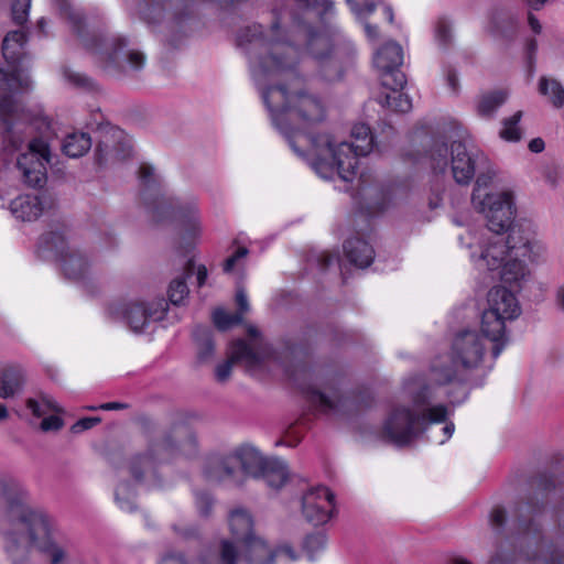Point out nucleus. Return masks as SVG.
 <instances>
[{"mask_svg": "<svg viewBox=\"0 0 564 564\" xmlns=\"http://www.w3.org/2000/svg\"><path fill=\"white\" fill-rule=\"evenodd\" d=\"M536 50H538V44H536L535 37H530L525 44V56H527L529 76H533V74H534Z\"/></svg>", "mask_w": 564, "mask_h": 564, "instance_id": "nucleus-59", "label": "nucleus"}, {"mask_svg": "<svg viewBox=\"0 0 564 564\" xmlns=\"http://www.w3.org/2000/svg\"><path fill=\"white\" fill-rule=\"evenodd\" d=\"M343 247L348 261L357 268L366 269L375 260V249L364 238H349L344 242Z\"/></svg>", "mask_w": 564, "mask_h": 564, "instance_id": "nucleus-28", "label": "nucleus"}, {"mask_svg": "<svg viewBox=\"0 0 564 564\" xmlns=\"http://www.w3.org/2000/svg\"><path fill=\"white\" fill-rule=\"evenodd\" d=\"M186 37H161L160 59L169 62L187 47Z\"/></svg>", "mask_w": 564, "mask_h": 564, "instance_id": "nucleus-46", "label": "nucleus"}, {"mask_svg": "<svg viewBox=\"0 0 564 564\" xmlns=\"http://www.w3.org/2000/svg\"><path fill=\"white\" fill-rule=\"evenodd\" d=\"M435 382L438 386H444L455 382L456 384L447 391V397L453 405L463 403L469 395V391L473 388L484 386L486 373L478 379L468 378L454 369L453 366L447 365L438 367L437 365L432 366Z\"/></svg>", "mask_w": 564, "mask_h": 564, "instance_id": "nucleus-20", "label": "nucleus"}, {"mask_svg": "<svg viewBox=\"0 0 564 564\" xmlns=\"http://www.w3.org/2000/svg\"><path fill=\"white\" fill-rule=\"evenodd\" d=\"M101 422V419L99 416H87V417H83V419H79L78 421H76L72 427H70V431L75 434L77 433H80L83 431H86V430H89V429H93L94 426H96L97 424H99Z\"/></svg>", "mask_w": 564, "mask_h": 564, "instance_id": "nucleus-61", "label": "nucleus"}, {"mask_svg": "<svg viewBox=\"0 0 564 564\" xmlns=\"http://www.w3.org/2000/svg\"><path fill=\"white\" fill-rule=\"evenodd\" d=\"M184 270V275L172 280L167 289L169 301L173 305H180L188 296L189 290L186 279L194 273L195 262L193 259L186 261Z\"/></svg>", "mask_w": 564, "mask_h": 564, "instance_id": "nucleus-38", "label": "nucleus"}, {"mask_svg": "<svg viewBox=\"0 0 564 564\" xmlns=\"http://www.w3.org/2000/svg\"><path fill=\"white\" fill-rule=\"evenodd\" d=\"M382 85L392 91L387 94L381 100L383 106L392 109L394 112L406 113L412 109V100L409 95L402 93L403 87L393 86V80L383 79Z\"/></svg>", "mask_w": 564, "mask_h": 564, "instance_id": "nucleus-39", "label": "nucleus"}, {"mask_svg": "<svg viewBox=\"0 0 564 564\" xmlns=\"http://www.w3.org/2000/svg\"><path fill=\"white\" fill-rule=\"evenodd\" d=\"M248 253H249L248 248H246V247L238 248L230 257H228L224 261L223 271L225 273H231L234 268L236 267L237 262L240 259L247 257Z\"/></svg>", "mask_w": 564, "mask_h": 564, "instance_id": "nucleus-60", "label": "nucleus"}, {"mask_svg": "<svg viewBox=\"0 0 564 564\" xmlns=\"http://www.w3.org/2000/svg\"><path fill=\"white\" fill-rule=\"evenodd\" d=\"M185 446L196 448V436L192 427L185 422H176L164 432L160 440H149L148 448L142 453H135L128 462L131 477L138 484L150 488L162 486L159 474L160 465L173 457Z\"/></svg>", "mask_w": 564, "mask_h": 564, "instance_id": "nucleus-6", "label": "nucleus"}, {"mask_svg": "<svg viewBox=\"0 0 564 564\" xmlns=\"http://www.w3.org/2000/svg\"><path fill=\"white\" fill-rule=\"evenodd\" d=\"M304 39V51H300L293 43L288 41V37H279L278 41L288 43L293 46L299 53V59L302 54H308L318 63L326 62L333 52V37H303Z\"/></svg>", "mask_w": 564, "mask_h": 564, "instance_id": "nucleus-30", "label": "nucleus"}, {"mask_svg": "<svg viewBox=\"0 0 564 564\" xmlns=\"http://www.w3.org/2000/svg\"><path fill=\"white\" fill-rule=\"evenodd\" d=\"M507 99L508 91L505 89L487 91L479 97L476 107L477 113L482 118L491 119Z\"/></svg>", "mask_w": 564, "mask_h": 564, "instance_id": "nucleus-36", "label": "nucleus"}, {"mask_svg": "<svg viewBox=\"0 0 564 564\" xmlns=\"http://www.w3.org/2000/svg\"><path fill=\"white\" fill-rule=\"evenodd\" d=\"M229 528L232 542L238 546L247 539L257 535L253 530V519L243 509L232 510L229 514Z\"/></svg>", "mask_w": 564, "mask_h": 564, "instance_id": "nucleus-29", "label": "nucleus"}, {"mask_svg": "<svg viewBox=\"0 0 564 564\" xmlns=\"http://www.w3.org/2000/svg\"><path fill=\"white\" fill-rule=\"evenodd\" d=\"M197 510L202 517H208L214 506V498L207 491H197L195 494Z\"/></svg>", "mask_w": 564, "mask_h": 564, "instance_id": "nucleus-54", "label": "nucleus"}, {"mask_svg": "<svg viewBox=\"0 0 564 564\" xmlns=\"http://www.w3.org/2000/svg\"><path fill=\"white\" fill-rule=\"evenodd\" d=\"M159 564H188V562L184 553L170 551L162 555Z\"/></svg>", "mask_w": 564, "mask_h": 564, "instance_id": "nucleus-62", "label": "nucleus"}, {"mask_svg": "<svg viewBox=\"0 0 564 564\" xmlns=\"http://www.w3.org/2000/svg\"><path fill=\"white\" fill-rule=\"evenodd\" d=\"M91 137L87 132H72L67 134L62 144L63 153L68 158L83 156L91 148Z\"/></svg>", "mask_w": 564, "mask_h": 564, "instance_id": "nucleus-37", "label": "nucleus"}, {"mask_svg": "<svg viewBox=\"0 0 564 564\" xmlns=\"http://www.w3.org/2000/svg\"><path fill=\"white\" fill-rule=\"evenodd\" d=\"M335 512V495L326 486H316L302 496V513L313 525L328 522Z\"/></svg>", "mask_w": 564, "mask_h": 564, "instance_id": "nucleus-18", "label": "nucleus"}, {"mask_svg": "<svg viewBox=\"0 0 564 564\" xmlns=\"http://www.w3.org/2000/svg\"><path fill=\"white\" fill-rule=\"evenodd\" d=\"M4 523L8 539L7 551L13 562L30 556L35 544V512L22 492H7L4 496Z\"/></svg>", "mask_w": 564, "mask_h": 564, "instance_id": "nucleus-9", "label": "nucleus"}, {"mask_svg": "<svg viewBox=\"0 0 564 564\" xmlns=\"http://www.w3.org/2000/svg\"><path fill=\"white\" fill-rule=\"evenodd\" d=\"M254 467L252 471H247V476L254 479H263L268 487L280 489L289 478V468L284 460L280 458H267L253 447Z\"/></svg>", "mask_w": 564, "mask_h": 564, "instance_id": "nucleus-23", "label": "nucleus"}, {"mask_svg": "<svg viewBox=\"0 0 564 564\" xmlns=\"http://www.w3.org/2000/svg\"><path fill=\"white\" fill-rule=\"evenodd\" d=\"M10 210L17 220L32 224L35 220V196L25 194L15 197L10 203Z\"/></svg>", "mask_w": 564, "mask_h": 564, "instance_id": "nucleus-42", "label": "nucleus"}, {"mask_svg": "<svg viewBox=\"0 0 564 564\" xmlns=\"http://www.w3.org/2000/svg\"><path fill=\"white\" fill-rule=\"evenodd\" d=\"M173 532L180 536L181 539L187 541L192 539H197L199 533L198 529L192 524H172Z\"/></svg>", "mask_w": 564, "mask_h": 564, "instance_id": "nucleus-57", "label": "nucleus"}, {"mask_svg": "<svg viewBox=\"0 0 564 564\" xmlns=\"http://www.w3.org/2000/svg\"><path fill=\"white\" fill-rule=\"evenodd\" d=\"M354 142H340L336 147L330 139V145L323 148V156L334 166L340 180L351 183L357 175L358 160L368 155L375 144L371 129L366 123H357L351 129Z\"/></svg>", "mask_w": 564, "mask_h": 564, "instance_id": "nucleus-12", "label": "nucleus"}, {"mask_svg": "<svg viewBox=\"0 0 564 564\" xmlns=\"http://www.w3.org/2000/svg\"><path fill=\"white\" fill-rule=\"evenodd\" d=\"M91 130L97 139L95 161L99 167L115 165L131 158L132 142L122 129L102 121Z\"/></svg>", "mask_w": 564, "mask_h": 564, "instance_id": "nucleus-16", "label": "nucleus"}, {"mask_svg": "<svg viewBox=\"0 0 564 564\" xmlns=\"http://www.w3.org/2000/svg\"><path fill=\"white\" fill-rule=\"evenodd\" d=\"M530 252V241L520 239L516 242L514 231L512 230L507 239L497 238L488 245L481 252V259L486 261L488 270L495 271L499 269L507 257L511 259L513 256L525 258Z\"/></svg>", "mask_w": 564, "mask_h": 564, "instance_id": "nucleus-22", "label": "nucleus"}, {"mask_svg": "<svg viewBox=\"0 0 564 564\" xmlns=\"http://www.w3.org/2000/svg\"><path fill=\"white\" fill-rule=\"evenodd\" d=\"M522 111L519 110L511 117L505 118L502 120V129L499 132L500 138L508 142H518L521 140L522 132L518 124L522 118Z\"/></svg>", "mask_w": 564, "mask_h": 564, "instance_id": "nucleus-47", "label": "nucleus"}, {"mask_svg": "<svg viewBox=\"0 0 564 564\" xmlns=\"http://www.w3.org/2000/svg\"><path fill=\"white\" fill-rule=\"evenodd\" d=\"M15 167L21 180L30 187L35 186V138L28 142V152L21 153L17 159Z\"/></svg>", "mask_w": 564, "mask_h": 564, "instance_id": "nucleus-35", "label": "nucleus"}, {"mask_svg": "<svg viewBox=\"0 0 564 564\" xmlns=\"http://www.w3.org/2000/svg\"><path fill=\"white\" fill-rule=\"evenodd\" d=\"M37 218L56 206L55 184L64 180L65 165L48 141L57 137L56 122L37 106Z\"/></svg>", "mask_w": 564, "mask_h": 564, "instance_id": "nucleus-8", "label": "nucleus"}, {"mask_svg": "<svg viewBox=\"0 0 564 564\" xmlns=\"http://www.w3.org/2000/svg\"><path fill=\"white\" fill-rule=\"evenodd\" d=\"M129 488L130 485L128 482L118 487L115 491V499L121 510L133 512L137 509L133 498L130 496H122L123 494H128Z\"/></svg>", "mask_w": 564, "mask_h": 564, "instance_id": "nucleus-52", "label": "nucleus"}, {"mask_svg": "<svg viewBox=\"0 0 564 564\" xmlns=\"http://www.w3.org/2000/svg\"><path fill=\"white\" fill-rule=\"evenodd\" d=\"M37 417H40L46 410L55 413H62L63 409L52 400L48 395L37 392Z\"/></svg>", "mask_w": 564, "mask_h": 564, "instance_id": "nucleus-55", "label": "nucleus"}, {"mask_svg": "<svg viewBox=\"0 0 564 564\" xmlns=\"http://www.w3.org/2000/svg\"><path fill=\"white\" fill-rule=\"evenodd\" d=\"M530 486L538 490L536 496L517 507L509 534L506 509L495 506L490 511L488 522L498 542L488 564H564V547L544 536L540 522L544 498L555 489L554 476L540 473Z\"/></svg>", "mask_w": 564, "mask_h": 564, "instance_id": "nucleus-2", "label": "nucleus"}, {"mask_svg": "<svg viewBox=\"0 0 564 564\" xmlns=\"http://www.w3.org/2000/svg\"><path fill=\"white\" fill-rule=\"evenodd\" d=\"M310 352H311V348L307 344H302V343L297 344L292 340H288L285 343V350H284L285 356L293 357V358L300 360V362L296 364L294 367L288 366L285 369L286 373L295 382L299 381V372H302L304 375L311 372L310 367L305 362H302V359L308 357Z\"/></svg>", "mask_w": 564, "mask_h": 564, "instance_id": "nucleus-32", "label": "nucleus"}, {"mask_svg": "<svg viewBox=\"0 0 564 564\" xmlns=\"http://www.w3.org/2000/svg\"><path fill=\"white\" fill-rule=\"evenodd\" d=\"M327 536L324 532L307 534L303 541V550L310 561H315V555L326 547Z\"/></svg>", "mask_w": 564, "mask_h": 564, "instance_id": "nucleus-49", "label": "nucleus"}, {"mask_svg": "<svg viewBox=\"0 0 564 564\" xmlns=\"http://www.w3.org/2000/svg\"><path fill=\"white\" fill-rule=\"evenodd\" d=\"M323 7L325 13L324 17H322L324 24L323 29H308L306 35H334L338 31L333 18V2L330 0H325L323 2Z\"/></svg>", "mask_w": 564, "mask_h": 564, "instance_id": "nucleus-48", "label": "nucleus"}, {"mask_svg": "<svg viewBox=\"0 0 564 564\" xmlns=\"http://www.w3.org/2000/svg\"><path fill=\"white\" fill-rule=\"evenodd\" d=\"M274 560L276 557H285L289 562H294L299 558L297 554L290 545H281L273 550Z\"/></svg>", "mask_w": 564, "mask_h": 564, "instance_id": "nucleus-64", "label": "nucleus"}, {"mask_svg": "<svg viewBox=\"0 0 564 564\" xmlns=\"http://www.w3.org/2000/svg\"><path fill=\"white\" fill-rule=\"evenodd\" d=\"M346 2L358 19L367 18L375 12L378 6L373 0H346ZM379 4L382 6V13L387 21L392 24L394 19L393 9L383 2H379Z\"/></svg>", "mask_w": 564, "mask_h": 564, "instance_id": "nucleus-43", "label": "nucleus"}, {"mask_svg": "<svg viewBox=\"0 0 564 564\" xmlns=\"http://www.w3.org/2000/svg\"><path fill=\"white\" fill-rule=\"evenodd\" d=\"M521 257L513 256L508 259L500 268V280L503 284L512 289H520L521 282L524 280L527 270Z\"/></svg>", "mask_w": 564, "mask_h": 564, "instance_id": "nucleus-33", "label": "nucleus"}, {"mask_svg": "<svg viewBox=\"0 0 564 564\" xmlns=\"http://www.w3.org/2000/svg\"><path fill=\"white\" fill-rule=\"evenodd\" d=\"M64 424V420L59 415L52 414L43 417L37 429L42 432H57L63 429Z\"/></svg>", "mask_w": 564, "mask_h": 564, "instance_id": "nucleus-56", "label": "nucleus"}, {"mask_svg": "<svg viewBox=\"0 0 564 564\" xmlns=\"http://www.w3.org/2000/svg\"><path fill=\"white\" fill-rule=\"evenodd\" d=\"M55 520L45 511L37 510V552L47 564H63L66 551L55 540Z\"/></svg>", "mask_w": 564, "mask_h": 564, "instance_id": "nucleus-21", "label": "nucleus"}, {"mask_svg": "<svg viewBox=\"0 0 564 564\" xmlns=\"http://www.w3.org/2000/svg\"><path fill=\"white\" fill-rule=\"evenodd\" d=\"M80 45L104 72L118 78H138L147 55L127 37H79Z\"/></svg>", "mask_w": 564, "mask_h": 564, "instance_id": "nucleus-7", "label": "nucleus"}, {"mask_svg": "<svg viewBox=\"0 0 564 564\" xmlns=\"http://www.w3.org/2000/svg\"><path fill=\"white\" fill-rule=\"evenodd\" d=\"M193 339L197 346L198 362H208L215 352L212 329L206 326H196L193 330Z\"/></svg>", "mask_w": 564, "mask_h": 564, "instance_id": "nucleus-40", "label": "nucleus"}, {"mask_svg": "<svg viewBox=\"0 0 564 564\" xmlns=\"http://www.w3.org/2000/svg\"><path fill=\"white\" fill-rule=\"evenodd\" d=\"M24 382V375L20 368L13 366L3 368L0 371V398H14L23 390Z\"/></svg>", "mask_w": 564, "mask_h": 564, "instance_id": "nucleus-31", "label": "nucleus"}, {"mask_svg": "<svg viewBox=\"0 0 564 564\" xmlns=\"http://www.w3.org/2000/svg\"><path fill=\"white\" fill-rule=\"evenodd\" d=\"M486 352V339L476 330L464 329L456 334L452 344L453 364L464 370L479 367Z\"/></svg>", "mask_w": 564, "mask_h": 564, "instance_id": "nucleus-17", "label": "nucleus"}, {"mask_svg": "<svg viewBox=\"0 0 564 564\" xmlns=\"http://www.w3.org/2000/svg\"><path fill=\"white\" fill-rule=\"evenodd\" d=\"M243 317L241 314H230L223 308H216L213 313V322L219 330H227L234 325L242 323Z\"/></svg>", "mask_w": 564, "mask_h": 564, "instance_id": "nucleus-50", "label": "nucleus"}, {"mask_svg": "<svg viewBox=\"0 0 564 564\" xmlns=\"http://www.w3.org/2000/svg\"><path fill=\"white\" fill-rule=\"evenodd\" d=\"M302 390L306 394L308 402L316 406L319 412L336 413L339 406L344 405V399L337 393H335L332 399L324 392L312 387H302Z\"/></svg>", "mask_w": 564, "mask_h": 564, "instance_id": "nucleus-34", "label": "nucleus"}, {"mask_svg": "<svg viewBox=\"0 0 564 564\" xmlns=\"http://www.w3.org/2000/svg\"><path fill=\"white\" fill-rule=\"evenodd\" d=\"M403 48L393 40L387 41L373 54V64L379 69L381 79L393 80V86L404 87L406 77L400 70L403 64Z\"/></svg>", "mask_w": 564, "mask_h": 564, "instance_id": "nucleus-19", "label": "nucleus"}, {"mask_svg": "<svg viewBox=\"0 0 564 564\" xmlns=\"http://www.w3.org/2000/svg\"><path fill=\"white\" fill-rule=\"evenodd\" d=\"M494 176L495 172L491 169L486 167L485 171L479 169L471 194V202L479 212L485 214L488 229L500 235L511 228L516 208L510 192L497 194L487 192Z\"/></svg>", "mask_w": 564, "mask_h": 564, "instance_id": "nucleus-10", "label": "nucleus"}, {"mask_svg": "<svg viewBox=\"0 0 564 564\" xmlns=\"http://www.w3.org/2000/svg\"><path fill=\"white\" fill-rule=\"evenodd\" d=\"M538 90L549 98L554 108L561 109L564 106V87L557 79L541 76Z\"/></svg>", "mask_w": 564, "mask_h": 564, "instance_id": "nucleus-44", "label": "nucleus"}, {"mask_svg": "<svg viewBox=\"0 0 564 564\" xmlns=\"http://www.w3.org/2000/svg\"><path fill=\"white\" fill-rule=\"evenodd\" d=\"M31 3L32 0H13L12 18L17 24L22 25L26 22Z\"/></svg>", "mask_w": 564, "mask_h": 564, "instance_id": "nucleus-53", "label": "nucleus"}, {"mask_svg": "<svg viewBox=\"0 0 564 564\" xmlns=\"http://www.w3.org/2000/svg\"><path fill=\"white\" fill-rule=\"evenodd\" d=\"M303 422L301 421L297 426H290L286 432V438L288 441L280 440L275 443L276 446L280 445H288L290 447H295L303 437V432L299 431V426H301Z\"/></svg>", "mask_w": 564, "mask_h": 564, "instance_id": "nucleus-58", "label": "nucleus"}, {"mask_svg": "<svg viewBox=\"0 0 564 564\" xmlns=\"http://www.w3.org/2000/svg\"><path fill=\"white\" fill-rule=\"evenodd\" d=\"M405 387L413 409L397 406L383 423L384 437L398 447L411 444L432 424L446 422L447 419L446 405H431L434 399L433 386L424 382L422 377L410 378Z\"/></svg>", "mask_w": 564, "mask_h": 564, "instance_id": "nucleus-3", "label": "nucleus"}, {"mask_svg": "<svg viewBox=\"0 0 564 564\" xmlns=\"http://www.w3.org/2000/svg\"><path fill=\"white\" fill-rule=\"evenodd\" d=\"M238 546L228 539H223L218 547H208L198 556V564H238Z\"/></svg>", "mask_w": 564, "mask_h": 564, "instance_id": "nucleus-27", "label": "nucleus"}, {"mask_svg": "<svg viewBox=\"0 0 564 564\" xmlns=\"http://www.w3.org/2000/svg\"><path fill=\"white\" fill-rule=\"evenodd\" d=\"M28 37H3L2 55L9 68H0V121L4 126L3 143L12 150H20L22 140L13 132L12 117L20 116L31 122L32 115L24 113L23 97L31 90V79L22 67L24 46Z\"/></svg>", "mask_w": 564, "mask_h": 564, "instance_id": "nucleus-4", "label": "nucleus"}, {"mask_svg": "<svg viewBox=\"0 0 564 564\" xmlns=\"http://www.w3.org/2000/svg\"><path fill=\"white\" fill-rule=\"evenodd\" d=\"M37 258L59 262L64 275L73 281L84 280L89 271L88 260L78 250L68 248L65 226L59 223L51 226L47 232L42 234L37 245Z\"/></svg>", "mask_w": 564, "mask_h": 564, "instance_id": "nucleus-13", "label": "nucleus"}, {"mask_svg": "<svg viewBox=\"0 0 564 564\" xmlns=\"http://www.w3.org/2000/svg\"><path fill=\"white\" fill-rule=\"evenodd\" d=\"M64 80L74 89L88 94H97L101 90L100 85L85 73L76 72L70 67L62 69Z\"/></svg>", "mask_w": 564, "mask_h": 564, "instance_id": "nucleus-41", "label": "nucleus"}, {"mask_svg": "<svg viewBox=\"0 0 564 564\" xmlns=\"http://www.w3.org/2000/svg\"><path fill=\"white\" fill-rule=\"evenodd\" d=\"M339 253L329 251L313 252L308 257V262L316 265L321 271H326L335 263H339Z\"/></svg>", "mask_w": 564, "mask_h": 564, "instance_id": "nucleus-51", "label": "nucleus"}, {"mask_svg": "<svg viewBox=\"0 0 564 564\" xmlns=\"http://www.w3.org/2000/svg\"><path fill=\"white\" fill-rule=\"evenodd\" d=\"M488 310L498 311V314L509 321L516 319L521 314V307L511 289L497 285L488 292Z\"/></svg>", "mask_w": 564, "mask_h": 564, "instance_id": "nucleus-25", "label": "nucleus"}, {"mask_svg": "<svg viewBox=\"0 0 564 564\" xmlns=\"http://www.w3.org/2000/svg\"><path fill=\"white\" fill-rule=\"evenodd\" d=\"M253 446L241 444L226 454H212L204 464V476L209 481L234 480L237 485L236 475L239 469L247 476V471H252L254 467Z\"/></svg>", "mask_w": 564, "mask_h": 564, "instance_id": "nucleus-15", "label": "nucleus"}, {"mask_svg": "<svg viewBox=\"0 0 564 564\" xmlns=\"http://www.w3.org/2000/svg\"><path fill=\"white\" fill-rule=\"evenodd\" d=\"M138 178L140 199L154 224L176 223L191 238L199 234L200 225L196 203H182L180 199L166 195L160 176L150 164L140 165Z\"/></svg>", "mask_w": 564, "mask_h": 564, "instance_id": "nucleus-5", "label": "nucleus"}, {"mask_svg": "<svg viewBox=\"0 0 564 564\" xmlns=\"http://www.w3.org/2000/svg\"><path fill=\"white\" fill-rule=\"evenodd\" d=\"M240 561L246 564H273L274 553L267 541L254 535L238 545Z\"/></svg>", "mask_w": 564, "mask_h": 564, "instance_id": "nucleus-26", "label": "nucleus"}, {"mask_svg": "<svg viewBox=\"0 0 564 564\" xmlns=\"http://www.w3.org/2000/svg\"><path fill=\"white\" fill-rule=\"evenodd\" d=\"M279 37H235V46L248 59L252 79L270 113L272 124L296 155L306 160L322 178L334 175V166L323 156L330 145L327 133L313 134L306 129L326 118L323 100L305 90H292L302 82L299 53Z\"/></svg>", "mask_w": 564, "mask_h": 564, "instance_id": "nucleus-1", "label": "nucleus"}, {"mask_svg": "<svg viewBox=\"0 0 564 564\" xmlns=\"http://www.w3.org/2000/svg\"><path fill=\"white\" fill-rule=\"evenodd\" d=\"M167 302L159 299L152 302L116 301L108 305L107 315L113 322H123L134 333H141L151 322L164 318Z\"/></svg>", "mask_w": 564, "mask_h": 564, "instance_id": "nucleus-14", "label": "nucleus"}, {"mask_svg": "<svg viewBox=\"0 0 564 564\" xmlns=\"http://www.w3.org/2000/svg\"><path fill=\"white\" fill-rule=\"evenodd\" d=\"M232 364L234 361L229 358L216 367L215 376L217 381L225 382L230 377Z\"/></svg>", "mask_w": 564, "mask_h": 564, "instance_id": "nucleus-63", "label": "nucleus"}, {"mask_svg": "<svg viewBox=\"0 0 564 564\" xmlns=\"http://www.w3.org/2000/svg\"><path fill=\"white\" fill-rule=\"evenodd\" d=\"M506 321L503 316L498 314V311L485 310L481 315L480 335L492 343L491 357L497 359L505 349L508 337L506 335Z\"/></svg>", "mask_w": 564, "mask_h": 564, "instance_id": "nucleus-24", "label": "nucleus"}, {"mask_svg": "<svg viewBox=\"0 0 564 564\" xmlns=\"http://www.w3.org/2000/svg\"><path fill=\"white\" fill-rule=\"evenodd\" d=\"M230 359L234 362L242 360L254 365L261 362L260 355L245 339H237L232 343Z\"/></svg>", "mask_w": 564, "mask_h": 564, "instance_id": "nucleus-45", "label": "nucleus"}, {"mask_svg": "<svg viewBox=\"0 0 564 564\" xmlns=\"http://www.w3.org/2000/svg\"><path fill=\"white\" fill-rule=\"evenodd\" d=\"M448 154H451L453 177L460 185H468L474 180L476 170L487 164V158L476 150H469L465 142L453 141L448 148L444 140L435 138L429 150L434 171L445 172Z\"/></svg>", "mask_w": 564, "mask_h": 564, "instance_id": "nucleus-11", "label": "nucleus"}]
</instances>
